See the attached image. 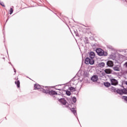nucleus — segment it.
<instances>
[{
	"label": "nucleus",
	"mask_w": 127,
	"mask_h": 127,
	"mask_svg": "<svg viewBox=\"0 0 127 127\" xmlns=\"http://www.w3.org/2000/svg\"><path fill=\"white\" fill-rule=\"evenodd\" d=\"M50 95L52 96H54V97H57L58 96V94L55 91L51 90L49 92Z\"/></svg>",
	"instance_id": "6"
},
{
	"label": "nucleus",
	"mask_w": 127,
	"mask_h": 127,
	"mask_svg": "<svg viewBox=\"0 0 127 127\" xmlns=\"http://www.w3.org/2000/svg\"><path fill=\"white\" fill-rule=\"evenodd\" d=\"M104 85L105 86V87H110V86H111V83L109 82H105L104 83Z\"/></svg>",
	"instance_id": "14"
},
{
	"label": "nucleus",
	"mask_w": 127,
	"mask_h": 127,
	"mask_svg": "<svg viewBox=\"0 0 127 127\" xmlns=\"http://www.w3.org/2000/svg\"><path fill=\"white\" fill-rule=\"evenodd\" d=\"M122 99H123L124 100H125V101H127V96H123L122 97Z\"/></svg>",
	"instance_id": "22"
},
{
	"label": "nucleus",
	"mask_w": 127,
	"mask_h": 127,
	"mask_svg": "<svg viewBox=\"0 0 127 127\" xmlns=\"http://www.w3.org/2000/svg\"><path fill=\"white\" fill-rule=\"evenodd\" d=\"M68 108H69V109H71L72 105H68V106H67Z\"/></svg>",
	"instance_id": "25"
},
{
	"label": "nucleus",
	"mask_w": 127,
	"mask_h": 127,
	"mask_svg": "<svg viewBox=\"0 0 127 127\" xmlns=\"http://www.w3.org/2000/svg\"><path fill=\"white\" fill-rule=\"evenodd\" d=\"M45 88H46V87H43V88H41V91H44V92H46V89H45Z\"/></svg>",
	"instance_id": "21"
},
{
	"label": "nucleus",
	"mask_w": 127,
	"mask_h": 127,
	"mask_svg": "<svg viewBox=\"0 0 127 127\" xmlns=\"http://www.w3.org/2000/svg\"><path fill=\"white\" fill-rule=\"evenodd\" d=\"M0 4L1 5H2V6H3L4 7V4L3 3V2H0Z\"/></svg>",
	"instance_id": "24"
},
{
	"label": "nucleus",
	"mask_w": 127,
	"mask_h": 127,
	"mask_svg": "<svg viewBox=\"0 0 127 127\" xmlns=\"http://www.w3.org/2000/svg\"><path fill=\"white\" fill-rule=\"evenodd\" d=\"M96 51L98 55H99V56H107V55H108V53H105V52L104 51V50H103L101 48L97 49Z\"/></svg>",
	"instance_id": "2"
},
{
	"label": "nucleus",
	"mask_w": 127,
	"mask_h": 127,
	"mask_svg": "<svg viewBox=\"0 0 127 127\" xmlns=\"http://www.w3.org/2000/svg\"><path fill=\"white\" fill-rule=\"evenodd\" d=\"M99 67H105V63H100L99 64Z\"/></svg>",
	"instance_id": "12"
},
{
	"label": "nucleus",
	"mask_w": 127,
	"mask_h": 127,
	"mask_svg": "<svg viewBox=\"0 0 127 127\" xmlns=\"http://www.w3.org/2000/svg\"><path fill=\"white\" fill-rule=\"evenodd\" d=\"M110 81L111 82L112 85H113L114 86H117V85L119 84L118 80H117V79H115V78L110 79Z\"/></svg>",
	"instance_id": "4"
},
{
	"label": "nucleus",
	"mask_w": 127,
	"mask_h": 127,
	"mask_svg": "<svg viewBox=\"0 0 127 127\" xmlns=\"http://www.w3.org/2000/svg\"><path fill=\"white\" fill-rule=\"evenodd\" d=\"M111 90H112V91H113V92H115V91H117L116 90V88L114 87H111Z\"/></svg>",
	"instance_id": "23"
},
{
	"label": "nucleus",
	"mask_w": 127,
	"mask_h": 127,
	"mask_svg": "<svg viewBox=\"0 0 127 127\" xmlns=\"http://www.w3.org/2000/svg\"><path fill=\"white\" fill-rule=\"evenodd\" d=\"M110 59H112V60H115V59H116V57L113 55H111L110 56Z\"/></svg>",
	"instance_id": "16"
},
{
	"label": "nucleus",
	"mask_w": 127,
	"mask_h": 127,
	"mask_svg": "<svg viewBox=\"0 0 127 127\" xmlns=\"http://www.w3.org/2000/svg\"><path fill=\"white\" fill-rule=\"evenodd\" d=\"M65 93L67 96H70V95H71V92H70V91H66Z\"/></svg>",
	"instance_id": "18"
},
{
	"label": "nucleus",
	"mask_w": 127,
	"mask_h": 127,
	"mask_svg": "<svg viewBox=\"0 0 127 127\" xmlns=\"http://www.w3.org/2000/svg\"><path fill=\"white\" fill-rule=\"evenodd\" d=\"M72 102H73V103H76V102L77 101V99H76V97H72Z\"/></svg>",
	"instance_id": "19"
},
{
	"label": "nucleus",
	"mask_w": 127,
	"mask_h": 127,
	"mask_svg": "<svg viewBox=\"0 0 127 127\" xmlns=\"http://www.w3.org/2000/svg\"><path fill=\"white\" fill-rule=\"evenodd\" d=\"M12 12H13V9H12V8H10L9 14H12Z\"/></svg>",
	"instance_id": "20"
},
{
	"label": "nucleus",
	"mask_w": 127,
	"mask_h": 127,
	"mask_svg": "<svg viewBox=\"0 0 127 127\" xmlns=\"http://www.w3.org/2000/svg\"><path fill=\"white\" fill-rule=\"evenodd\" d=\"M15 83L16 84V85H17V87H18V88H19V85L20 84V82H19V80L15 81Z\"/></svg>",
	"instance_id": "15"
},
{
	"label": "nucleus",
	"mask_w": 127,
	"mask_h": 127,
	"mask_svg": "<svg viewBox=\"0 0 127 127\" xmlns=\"http://www.w3.org/2000/svg\"><path fill=\"white\" fill-rule=\"evenodd\" d=\"M89 57L91 59L86 58L85 63V64H87V65H89V64H90V65H93L94 64V63H95L94 60H93V58H95V53L93 52H91L89 54Z\"/></svg>",
	"instance_id": "1"
},
{
	"label": "nucleus",
	"mask_w": 127,
	"mask_h": 127,
	"mask_svg": "<svg viewBox=\"0 0 127 127\" xmlns=\"http://www.w3.org/2000/svg\"><path fill=\"white\" fill-rule=\"evenodd\" d=\"M14 71L15 73L16 72V70H15V68H14Z\"/></svg>",
	"instance_id": "26"
},
{
	"label": "nucleus",
	"mask_w": 127,
	"mask_h": 127,
	"mask_svg": "<svg viewBox=\"0 0 127 127\" xmlns=\"http://www.w3.org/2000/svg\"><path fill=\"white\" fill-rule=\"evenodd\" d=\"M34 88L35 89H37V90H39L42 88V87H41V86H40V85H39V84H35Z\"/></svg>",
	"instance_id": "10"
},
{
	"label": "nucleus",
	"mask_w": 127,
	"mask_h": 127,
	"mask_svg": "<svg viewBox=\"0 0 127 127\" xmlns=\"http://www.w3.org/2000/svg\"><path fill=\"white\" fill-rule=\"evenodd\" d=\"M113 70H114V71H117V72H120V71H121V70H122V65L121 64L115 65L113 67Z\"/></svg>",
	"instance_id": "3"
},
{
	"label": "nucleus",
	"mask_w": 127,
	"mask_h": 127,
	"mask_svg": "<svg viewBox=\"0 0 127 127\" xmlns=\"http://www.w3.org/2000/svg\"><path fill=\"white\" fill-rule=\"evenodd\" d=\"M125 91L126 90L118 89L117 90H116V92L117 93H118V94H119L120 95H123V94L127 93V91L125 92Z\"/></svg>",
	"instance_id": "5"
},
{
	"label": "nucleus",
	"mask_w": 127,
	"mask_h": 127,
	"mask_svg": "<svg viewBox=\"0 0 127 127\" xmlns=\"http://www.w3.org/2000/svg\"><path fill=\"white\" fill-rule=\"evenodd\" d=\"M69 90L71 91V92H75L76 91V89L75 88L71 87L69 88Z\"/></svg>",
	"instance_id": "17"
},
{
	"label": "nucleus",
	"mask_w": 127,
	"mask_h": 127,
	"mask_svg": "<svg viewBox=\"0 0 127 127\" xmlns=\"http://www.w3.org/2000/svg\"><path fill=\"white\" fill-rule=\"evenodd\" d=\"M91 80L93 82H97V81H98V76L97 75L93 76L91 78Z\"/></svg>",
	"instance_id": "9"
},
{
	"label": "nucleus",
	"mask_w": 127,
	"mask_h": 127,
	"mask_svg": "<svg viewBox=\"0 0 127 127\" xmlns=\"http://www.w3.org/2000/svg\"><path fill=\"white\" fill-rule=\"evenodd\" d=\"M59 101L60 102V103H62L63 105H66V104H67V102H66V100H65L64 99L61 98L60 99Z\"/></svg>",
	"instance_id": "8"
},
{
	"label": "nucleus",
	"mask_w": 127,
	"mask_h": 127,
	"mask_svg": "<svg viewBox=\"0 0 127 127\" xmlns=\"http://www.w3.org/2000/svg\"><path fill=\"white\" fill-rule=\"evenodd\" d=\"M107 66H109V67H113L114 66V63L113 61H108L107 63Z\"/></svg>",
	"instance_id": "7"
},
{
	"label": "nucleus",
	"mask_w": 127,
	"mask_h": 127,
	"mask_svg": "<svg viewBox=\"0 0 127 127\" xmlns=\"http://www.w3.org/2000/svg\"><path fill=\"white\" fill-rule=\"evenodd\" d=\"M104 71L106 74H111L112 73V69L110 68H107Z\"/></svg>",
	"instance_id": "11"
},
{
	"label": "nucleus",
	"mask_w": 127,
	"mask_h": 127,
	"mask_svg": "<svg viewBox=\"0 0 127 127\" xmlns=\"http://www.w3.org/2000/svg\"><path fill=\"white\" fill-rule=\"evenodd\" d=\"M70 110L72 112H73V113L74 114V116H76V115H77L76 110H75V109H74V108H71L70 109Z\"/></svg>",
	"instance_id": "13"
}]
</instances>
